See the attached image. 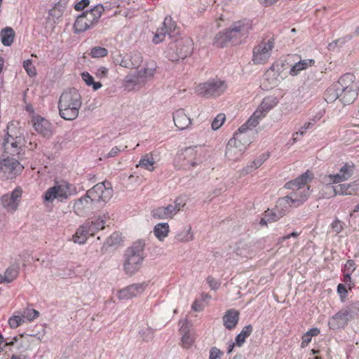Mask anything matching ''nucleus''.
Listing matches in <instances>:
<instances>
[{"instance_id":"nucleus-1","label":"nucleus","mask_w":359,"mask_h":359,"mask_svg":"<svg viewBox=\"0 0 359 359\" xmlns=\"http://www.w3.org/2000/svg\"><path fill=\"white\" fill-rule=\"evenodd\" d=\"M311 178L312 174L306 171L294 180L287 182L285 188L291 189L292 191L287 196L279 198L278 208L284 206L287 209L289 207L297 208L302 205L311 195V191L306 184Z\"/></svg>"},{"instance_id":"nucleus-2","label":"nucleus","mask_w":359,"mask_h":359,"mask_svg":"<svg viewBox=\"0 0 359 359\" xmlns=\"http://www.w3.org/2000/svg\"><path fill=\"white\" fill-rule=\"evenodd\" d=\"M81 104V97L76 89L71 88L64 91L58 102L60 116L67 121L76 119Z\"/></svg>"},{"instance_id":"nucleus-3","label":"nucleus","mask_w":359,"mask_h":359,"mask_svg":"<svg viewBox=\"0 0 359 359\" xmlns=\"http://www.w3.org/2000/svg\"><path fill=\"white\" fill-rule=\"evenodd\" d=\"M251 29V25L248 20H240L233 22L231 27L217 34L215 38V43L217 46L223 47L226 42L234 44L241 43Z\"/></svg>"},{"instance_id":"nucleus-4","label":"nucleus","mask_w":359,"mask_h":359,"mask_svg":"<svg viewBox=\"0 0 359 359\" xmlns=\"http://www.w3.org/2000/svg\"><path fill=\"white\" fill-rule=\"evenodd\" d=\"M144 249V244L142 241L133 243L127 249L123 264V269L126 274L132 276L140 269L145 257Z\"/></svg>"},{"instance_id":"nucleus-5","label":"nucleus","mask_w":359,"mask_h":359,"mask_svg":"<svg viewBox=\"0 0 359 359\" xmlns=\"http://www.w3.org/2000/svg\"><path fill=\"white\" fill-rule=\"evenodd\" d=\"M194 49V42L188 36L180 37L169 43L165 57L170 61L177 62L189 56Z\"/></svg>"},{"instance_id":"nucleus-6","label":"nucleus","mask_w":359,"mask_h":359,"mask_svg":"<svg viewBox=\"0 0 359 359\" xmlns=\"http://www.w3.org/2000/svg\"><path fill=\"white\" fill-rule=\"evenodd\" d=\"M75 194V189L66 181L57 182L54 186L48 188L44 193V201L53 203L54 201L64 202Z\"/></svg>"},{"instance_id":"nucleus-7","label":"nucleus","mask_w":359,"mask_h":359,"mask_svg":"<svg viewBox=\"0 0 359 359\" xmlns=\"http://www.w3.org/2000/svg\"><path fill=\"white\" fill-rule=\"evenodd\" d=\"M359 313V303L355 302L342 309L329 320L330 329L336 330L344 327L353 317Z\"/></svg>"},{"instance_id":"nucleus-8","label":"nucleus","mask_w":359,"mask_h":359,"mask_svg":"<svg viewBox=\"0 0 359 359\" xmlns=\"http://www.w3.org/2000/svg\"><path fill=\"white\" fill-rule=\"evenodd\" d=\"M228 86L225 81L212 79L196 86V93L203 97H217L223 94Z\"/></svg>"},{"instance_id":"nucleus-9","label":"nucleus","mask_w":359,"mask_h":359,"mask_svg":"<svg viewBox=\"0 0 359 359\" xmlns=\"http://www.w3.org/2000/svg\"><path fill=\"white\" fill-rule=\"evenodd\" d=\"M24 167L20 162L11 157L1 158L0 157V178L11 180L20 175Z\"/></svg>"},{"instance_id":"nucleus-10","label":"nucleus","mask_w":359,"mask_h":359,"mask_svg":"<svg viewBox=\"0 0 359 359\" xmlns=\"http://www.w3.org/2000/svg\"><path fill=\"white\" fill-rule=\"evenodd\" d=\"M87 191L94 202L107 203L113 196L111 183L107 181L95 184Z\"/></svg>"},{"instance_id":"nucleus-11","label":"nucleus","mask_w":359,"mask_h":359,"mask_svg":"<svg viewBox=\"0 0 359 359\" xmlns=\"http://www.w3.org/2000/svg\"><path fill=\"white\" fill-rule=\"evenodd\" d=\"M274 47L273 39H269L266 41H262L253 49L252 60L255 64L266 63L271 55Z\"/></svg>"},{"instance_id":"nucleus-12","label":"nucleus","mask_w":359,"mask_h":359,"mask_svg":"<svg viewBox=\"0 0 359 359\" xmlns=\"http://www.w3.org/2000/svg\"><path fill=\"white\" fill-rule=\"evenodd\" d=\"M276 104L277 102L275 97H265L257 109L248 119V123L251 124L252 126H257L259 124V121L264 117L266 114L276 105Z\"/></svg>"},{"instance_id":"nucleus-13","label":"nucleus","mask_w":359,"mask_h":359,"mask_svg":"<svg viewBox=\"0 0 359 359\" xmlns=\"http://www.w3.org/2000/svg\"><path fill=\"white\" fill-rule=\"evenodd\" d=\"M25 143L26 141L23 136L17 135L14 137L8 133L3 142L4 152L13 156L20 154L25 146Z\"/></svg>"},{"instance_id":"nucleus-14","label":"nucleus","mask_w":359,"mask_h":359,"mask_svg":"<svg viewBox=\"0 0 359 359\" xmlns=\"http://www.w3.org/2000/svg\"><path fill=\"white\" fill-rule=\"evenodd\" d=\"M355 165L353 163H345L336 175H325L323 177V183L332 184L349 180L353 175Z\"/></svg>"},{"instance_id":"nucleus-15","label":"nucleus","mask_w":359,"mask_h":359,"mask_svg":"<svg viewBox=\"0 0 359 359\" xmlns=\"http://www.w3.org/2000/svg\"><path fill=\"white\" fill-rule=\"evenodd\" d=\"M176 27L177 25L171 16H166L162 27L157 29L152 40L153 42L154 43H159L163 41L166 35H168L170 38L173 37L172 33L175 31Z\"/></svg>"},{"instance_id":"nucleus-16","label":"nucleus","mask_w":359,"mask_h":359,"mask_svg":"<svg viewBox=\"0 0 359 359\" xmlns=\"http://www.w3.org/2000/svg\"><path fill=\"white\" fill-rule=\"evenodd\" d=\"M21 197L22 189L16 188L11 194H6L1 197V205L6 211L14 212L18 208Z\"/></svg>"},{"instance_id":"nucleus-17","label":"nucleus","mask_w":359,"mask_h":359,"mask_svg":"<svg viewBox=\"0 0 359 359\" xmlns=\"http://www.w3.org/2000/svg\"><path fill=\"white\" fill-rule=\"evenodd\" d=\"M255 126H252L248 123V121L242 125L238 130V132L234 134L231 140H236V143L239 145L241 144L246 150L248 146L252 142L251 135L254 133L252 128Z\"/></svg>"},{"instance_id":"nucleus-18","label":"nucleus","mask_w":359,"mask_h":359,"mask_svg":"<svg viewBox=\"0 0 359 359\" xmlns=\"http://www.w3.org/2000/svg\"><path fill=\"white\" fill-rule=\"evenodd\" d=\"M147 286L146 283L128 285L118 291V298L119 300H128L136 297L143 293Z\"/></svg>"},{"instance_id":"nucleus-19","label":"nucleus","mask_w":359,"mask_h":359,"mask_svg":"<svg viewBox=\"0 0 359 359\" xmlns=\"http://www.w3.org/2000/svg\"><path fill=\"white\" fill-rule=\"evenodd\" d=\"M93 203L87 191L84 196L75 201L73 206L74 211L79 216H85L93 210Z\"/></svg>"},{"instance_id":"nucleus-20","label":"nucleus","mask_w":359,"mask_h":359,"mask_svg":"<svg viewBox=\"0 0 359 359\" xmlns=\"http://www.w3.org/2000/svg\"><path fill=\"white\" fill-rule=\"evenodd\" d=\"M143 60L142 54L137 51L132 52L127 58H122L121 55L115 59V62L118 63L121 67L133 69L140 67Z\"/></svg>"},{"instance_id":"nucleus-21","label":"nucleus","mask_w":359,"mask_h":359,"mask_svg":"<svg viewBox=\"0 0 359 359\" xmlns=\"http://www.w3.org/2000/svg\"><path fill=\"white\" fill-rule=\"evenodd\" d=\"M236 142V140H230L227 143L225 156L229 161L239 160L245 151L243 145H238Z\"/></svg>"},{"instance_id":"nucleus-22","label":"nucleus","mask_w":359,"mask_h":359,"mask_svg":"<svg viewBox=\"0 0 359 359\" xmlns=\"http://www.w3.org/2000/svg\"><path fill=\"white\" fill-rule=\"evenodd\" d=\"M108 219L109 217L104 214L102 215L88 218L86 221V222H88L89 231L92 233V236H93L97 231L104 229L106 221Z\"/></svg>"},{"instance_id":"nucleus-23","label":"nucleus","mask_w":359,"mask_h":359,"mask_svg":"<svg viewBox=\"0 0 359 359\" xmlns=\"http://www.w3.org/2000/svg\"><path fill=\"white\" fill-rule=\"evenodd\" d=\"M146 83V79H142L137 72L134 75H128L124 79V87L128 90H133L140 88Z\"/></svg>"},{"instance_id":"nucleus-24","label":"nucleus","mask_w":359,"mask_h":359,"mask_svg":"<svg viewBox=\"0 0 359 359\" xmlns=\"http://www.w3.org/2000/svg\"><path fill=\"white\" fill-rule=\"evenodd\" d=\"M175 125L180 130L186 129L191 123V118L184 112V110L180 109L173 114Z\"/></svg>"},{"instance_id":"nucleus-25","label":"nucleus","mask_w":359,"mask_h":359,"mask_svg":"<svg viewBox=\"0 0 359 359\" xmlns=\"http://www.w3.org/2000/svg\"><path fill=\"white\" fill-rule=\"evenodd\" d=\"M175 208L172 205H167L166 207L161 206L154 209L151 211V216L157 219H167L172 218L175 215Z\"/></svg>"},{"instance_id":"nucleus-26","label":"nucleus","mask_w":359,"mask_h":359,"mask_svg":"<svg viewBox=\"0 0 359 359\" xmlns=\"http://www.w3.org/2000/svg\"><path fill=\"white\" fill-rule=\"evenodd\" d=\"M337 87L338 91H344L348 88H358V86L354 83V76L352 74H345L339 78L338 81L334 83Z\"/></svg>"},{"instance_id":"nucleus-27","label":"nucleus","mask_w":359,"mask_h":359,"mask_svg":"<svg viewBox=\"0 0 359 359\" xmlns=\"http://www.w3.org/2000/svg\"><path fill=\"white\" fill-rule=\"evenodd\" d=\"M89 236H92V233L89 231L88 222H84L80 226L73 236L74 243L83 244L86 243Z\"/></svg>"},{"instance_id":"nucleus-28","label":"nucleus","mask_w":359,"mask_h":359,"mask_svg":"<svg viewBox=\"0 0 359 359\" xmlns=\"http://www.w3.org/2000/svg\"><path fill=\"white\" fill-rule=\"evenodd\" d=\"M35 130L43 137H50L52 134L50 123L43 118H37L34 121Z\"/></svg>"},{"instance_id":"nucleus-29","label":"nucleus","mask_w":359,"mask_h":359,"mask_svg":"<svg viewBox=\"0 0 359 359\" xmlns=\"http://www.w3.org/2000/svg\"><path fill=\"white\" fill-rule=\"evenodd\" d=\"M239 320V312L234 309L228 310L223 316L224 325L228 330L234 328Z\"/></svg>"},{"instance_id":"nucleus-30","label":"nucleus","mask_w":359,"mask_h":359,"mask_svg":"<svg viewBox=\"0 0 359 359\" xmlns=\"http://www.w3.org/2000/svg\"><path fill=\"white\" fill-rule=\"evenodd\" d=\"M315 60L313 59L299 60L296 62L291 67L290 70V74L291 76H297L300 72L306 69L309 67L313 66Z\"/></svg>"},{"instance_id":"nucleus-31","label":"nucleus","mask_w":359,"mask_h":359,"mask_svg":"<svg viewBox=\"0 0 359 359\" xmlns=\"http://www.w3.org/2000/svg\"><path fill=\"white\" fill-rule=\"evenodd\" d=\"M93 27V25L88 21V18H86L85 15L81 13L76 18L74 25V29L75 33L79 34L86 32Z\"/></svg>"},{"instance_id":"nucleus-32","label":"nucleus","mask_w":359,"mask_h":359,"mask_svg":"<svg viewBox=\"0 0 359 359\" xmlns=\"http://www.w3.org/2000/svg\"><path fill=\"white\" fill-rule=\"evenodd\" d=\"M278 202L277 203L276 210H270L268 209L264 212L266 218H267V221H269V223L278 221L279 219L283 217L287 211V209L285 208L284 206H280L278 208Z\"/></svg>"},{"instance_id":"nucleus-33","label":"nucleus","mask_w":359,"mask_h":359,"mask_svg":"<svg viewBox=\"0 0 359 359\" xmlns=\"http://www.w3.org/2000/svg\"><path fill=\"white\" fill-rule=\"evenodd\" d=\"M358 97V88H348L344 91H340L339 100L345 105L354 102Z\"/></svg>"},{"instance_id":"nucleus-34","label":"nucleus","mask_w":359,"mask_h":359,"mask_svg":"<svg viewBox=\"0 0 359 359\" xmlns=\"http://www.w3.org/2000/svg\"><path fill=\"white\" fill-rule=\"evenodd\" d=\"M180 332L182 334V346L185 348H190L194 343V337L189 332L187 320H184L183 325L181 326Z\"/></svg>"},{"instance_id":"nucleus-35","label":"nucleus","mask_w":359,"mask_h":359,"mask_svg":"<svg viewBox=\"0 0 359 359\" xmlns=\"http://www.w3.org/2000/svg\"><path fill=\"white\" fill-rule=\"evenodd\" d=\"M325 189L330 191V193H333L334 195H352L351 184H338L337 186H330V184H326Z\"/></svg>"},{"instance_id":"nucleus-36","label":"nucleus","mask_w":359,"mask_h":359,"mask_svg":"<svg viewBox=\"0 0 359 359\" xmlns=\"http://www.w3.org/2000/svg\"><path fill=\"white\" fill-rule=\"evenodd\" d=\"M268 158L269 154H262L258 158L255 159L250 165L243 168L242 174L247 175L252 172L254 170L259 168Z\"/></svg>"},{"instance_id":"nucleus-37","label":"nucleus","mask_w":359,"mask_h":359,"mask_svg":"<svg viewBox=\"0 0 359 359\" xmlns=\"http://www.w3.org/2000/svg\"><path fill=\"white\" fill-rule=\"evenodd\" d=\"M156 161L153 156L152 154H147L142 156L141 159L139 161V163L137 165V167H141L144 168L149 171L154 170V165Z\"/></svg>"},{"instance_id":"nucleus-38","label":"nucleus","mask_w":359,"mask_h":359,"mask_svg":"<svg viewBox=\"0 0 359 359\" xmlns=\"http://www.w3.org/2000/svg\"><path fill=\"white\" fill-rule=\"evenodd\" d=\"M1 43L5 46H10L15 38V32L11 27L4 28L0 33Z\"/></svg>"},{"instance_id":"nucleus-39","label":"nucleus","mask_w":359,"mask_h":359,"mask_svg":"<svg viewBox=\"0 0 359 359\" xmlns=\"http://www.w3.org/2000/svg\"><path fill=\"white\" fill-rule=\"evenodd\" d=\"M175 238L178 241L183 243L192 241L194 238V233L191 231V227L190 226H185L183 229L177 233Z\"/></svg>"},{"instance_id":"nucleus-40","label":"nucleus","mask_w":359,"mask_h":359,"mask_svg":"<svg viewBox=\"0 0 359 359\" xmlns=\"http://www.w3.org/2000/svg\"><path fill=\"white\" fill-rule=\"evenodd\" d=\"M155 236L160 240H163L169 232V225L168 223H158L154 229Z\"/></svg>"},{"instance_id":"nucleus-41","label":"nucleus","mask_w":359,"mask_h":359,"mask_svg":"<svg viewBox=\"0 0 359 359\" xmlns=\"http://www.w3.org/2000/svg\"><path fill=\"white\" fill-rule=\"evenodd\" d=\"M252 330L251 325H248L243 328L236 337V344L238 346H241L244 344L245 339L251 334Z\"/></svg>"},{"instance_id":"nucleus-42","label":"nucleus","mask_w":359,"mask_h":359,"mask_svg":"<svg viewBox=\"0 0 359 359\" xmlns=\"http://www.w3.org/2000/svg\"><path fill=\"white\" fill-rule=\"evenodd\" d=\"M18 275V266L12 265L9 266L3 276L4 283H11L14 280Z\"/></svg>"},{"instance_id":"nucleus-43","label":"nucleus","mask_w":359,"mask_h":359,"mask_svg":"<svg viewBox=\"0 0 359 359\" xmlns=\"http://www.w3.org/2000/svg\"><path fill=\"white\" fill-rule=\"evenodd\" d=\"M264 81H267L269 83L268 85H265L266 88H272L276 86L278 83V80L276 76V74L273 71H268L264 77Z\"/></svg>"},{"instance_id":"nucleus-44","label":"nucleus","mask_w":359,"mask_h":359,"mask_svg":"<svg viewBox=\"0 0 359 359\" xmlns=\"http://www.w3.org/2000/svg\"><path fill=\"white\" fill-rule=\"evenodd\" d=\"M81 77L86 85L92 86L94 90H97L102 87V83L100 82H95L93 77L88 72H83Z\"/></svg>"},{"instance_id":"nucleus-45","label":"nucleus","mask_w":359,"mask_h":359,"mask_svg":"<svg viewBox=\"0 0 359 359\" xmlns=\"http://www.w3.org/2000/svg\"><path fill=\"white\" fill-rule=\"evenodd\" d=\"M340 91H338L335 84L329 88L325 93L326 100L327 102H333L337 98L339 99Z\"/></svg>"},{"instance_id":"nucleus-46","label":"nucleus","mask_w":359,"mask_h":359,"mask_svg":"<svg viewBox=\"0 0 359 359\" xmlns=\"http://www.w3.org/2000/svg\"><path fill=\"white\" fill-rule=\"evenodd\" d=\"M21 316L25 320L32 321L39 317V313L35 309H26L22 311Z\"/></svg>"},{"instance_id":"nucleus-47","label":"nucleus","mask_w":359,"mask_h":359,"mask_svg":"<svg viewBox=\"0 0 359 359\" xmlns=\"http://www.w3.org/2000/svg\"><path fill=\"white\" fill-rule=\"evenodd\" d=\"M108 53V50L101 46H95L91 50L90 55L95 58L103 57Z\"/></svg>"},{"instance_id":"nucleus-48","label":"nucleus","mask_w":359,"mask_h":359,"mask_svg":"<svg viewBox=\"0 0 359 359\" xmlns=\"http://www.w3.org/2000/svg\"><path fill=\"white\" fill-rule=\"evenodd\" d=\"M156 67H145L144 69L138 72L142 79H146V82L152 78L155 74Z\"/></svg>"},{"instance_id":"nucleus-49","label":"nucleus","mask_w":359,"mask_h":359,"mask_svg":"<svg viewBox=\"0 0 359 359\" xmlns=\"http://www.w3.org/2000/svg\"><path fill=\"white\" fill-rule=\"evenodd\" d=\"M23 67L29 76L33 77L36 75V67L33 65L31 60H25L23 62Z\"/></svg>"},{"instance_id":"nucleus-50","label":"nucleus","mask_w":359,"mask_h":359,"mask_svg":"<svg viewBox=\"0 0 359 359\" xmlns=\"http://www.w3.org/2000/svg\"><path fill=\"white\" fill-rule=\"evenodd\" d=\"M104 11V9L103 6L102 4H97L93 8H90L88 11L94 17V19H95L96 21L98 22Z\"/></svg>"},{"instance_id":"nucleus-51","label":"nucleus","mask_w":359,"mask_h":359,"mask_svg":"<svg viewBox=\"0 0 359 359\" xmlns=\"http://www.w3.org/2000/svg\"><path fill=\"white\" fill-rule=\"evenodd\" d=\"M23 323H25V320L22 316H13L8 320V323L11 328H16Z\"/></svg>"},{"instance_id":"nucleus-52","label":"nucleus","mask_w":359,"mask_h":359,"mask_svg":"<svg viewBox=\"0 0 359 359\" xmlns=\"http://www.w3.org/2000/svg\"><path fill=\"white\" fill-rule=\"evenodd\" d=\"M224 120H225L224 114H218L212 123L211 126H212V130H215L219 129L223 124Z\"/></svg>"},{"instance_id":"nucleus-53","label":"nucleus","mask_w":359,"mask_h":359,"mask_svg":"<svg viewBox=\"0 0 359 359\" xmlns=\"http://www.w3.org/2000/svg\"><path fill=\"white\" fill-rule=\"evenodd\" d=\"M313 126V123L311 122H306L304 123L303 126L300 128L298 132H297L293 136L300 135H303L306 131L311 128ZM297 141V137H293V142H295Z\"/></svg>"},{"instance_id":"nucleus-54","label":"nucleus","mask_w":359,"mask_h":359,"mask_svg":"<svg viewBox=\"0 0 359 359\" xmlns=\"http://www.w3.org/2000/svg\"><path fill=\"white\" fill-rule=\"evenodd\" d=\"M139 333L144 341H148L152 338L153 331L149 327L147 328L146 330H140Z\"/></svg>"},{"instance_id":"nucleus-55","label":"nucleus","mask_w":359,"mask_h":359,"mask_svg":"<svg viewBox=\"0 0 359 359\" xmlns=\"http://www.w3.org/2000/svg\"><path fill=\"white\" fill-rule=\"evenodd\" d=\"M346 42V39L344 38L338 39L328 44L327 48L330 50H334L338 46H341Z\"/></svg>"},{"instance_id":"nucleus-56","label":"nucleus","mask_w":359,"mask_h":359,"mask_svg":"<svg viewBox=\"0 0 359 359\" xmlns=\"http://www.w3.org/2000/svg\"><path fill=\"white\" fill-rule=\"evenodd\" d=\"M331 229L333 232L338 233L343 229L342 222L339 219H335L331 224Z\"/></svg>"},{"instance_id":"nucleus-57","label":"nucleus","mask_w":359,"mask_h":359,"mask_svg":"<svg viewBox=\"0 0 359 359\" xmlns=\"http://www.w3.org/2000/svg\"><path fill=\"white\" fill-rule=\"evenodd\" d=\"M90 4V0H81L74 6V9L77 11L84 10Z\"/></svg>"},{"instance_id":"nucleus-58","label":"nucleus","mask_w":359,"mask_h":359,"mask_svg":"<svg viewBox=\"0 0 359 359\" xmlns=\"http://www.w3.org/2000/svg\"><path fill=\"white\" fill-rule=\"evenodd\" d=\"M355 269V263L353 260L349 259L344 266V273H352Z\"/></svg>"},{"instance_id":"nucleus-59","label":"nucleus","mask_w":359,"mask_h":359,"mask_svg":"<svg viewBox=\"0 0 359 359\" xmlns=\"http://www.w3.org/2000/svg\"><path fill=\"white\" fill-rule=\"evenodd\" d=\"M207 283L212 290H217L220 285V283L211 276H208L207 278Z\"/></svg>"},{"instance_id":"nucleus-60","label":"nucleus","mask_w":359,"mask_h":359,"mask_svg":"<svg viewBox=\"0 0 359 359\" xmlns=\"http://www.w3.org/2000/svg\"><path fill=\"white\" fill-rule=\"evenodd\" d=\"M121 151V149L119 147H113V148L111 149V151H110L109 153H107V154H104V155L102 156V158H113V157H115V156H116L119 154V152H120Z\"/></svg>"},{"instance_id":"nucleus-61","label":"nucleus","mask_w":359,"mask_h":359,"mask_svg":"<svg viewBox=\"0 0 359 359\" xmlns=\"http://www.w3.org/2000/svg\"><path fill=\"white\" fill-rule=\"evenodd\" d=\"M170 205H172L173 208H175V215L185 205V203L182 201L180 198H177L174 204H169Z\"/></svg>"},{"instance_id":"nucleus-62","label":"nucleus","mask_w":359,"mask_h":359,"mask_svg":"<svg viewBox=\"0 0 359 359\" xmlns=\"http://www.w3.org/2000/svg\"><path fill=\"white\" fill-rule=\"evenodd\" d=\"M222 352L216 347H213L210 351L209 359H217L221 356Z\"/></svg>"},{"instance_id":"nucleus-63","label":"nucleus","mask_w":359,"mask_h":359,"mask_svg":"<svg viewBox=\"0 0 359 359\" xmlns=\"http://www.w3.org/2000/svg\"><path fill=\"white\" fill-rule=\"evenodd\" d=\"M108 72V69L104 67H100L96 71V75L101 78L106 77Z\"/></svg>"},{"instance_id":"nucleus-64","label":"nucleus","mask_w":359,"mask_h":359,"mask_svg":"<svg viewBox=\"0 0 359 359\" xmlns=\"http://www.w3.org/2000/svg\"><path fill=\"white\" fill-rule=\"evenodd\" d=\"M351 191L352 194L359 195V183L351 184Z\"/></svg>"}]
</instances>
